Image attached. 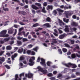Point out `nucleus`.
<instances>
[{
    "label": "nucleus",
    "mask_w": 80,
    "mask_h": 80,
    "mask_svg": "<svg viewBox=\"0 0 80 80\" xmlns=\"http://www.w3.org/2000/svg\"><path fill=\"white\" fill-rule=\"evenodd\" d=\"M7 30H3L0 32V37H9V35L7 34Z\"/></svg>",
    "instance_id": "nucleus-1"
},
{
    "label": "nucleus",
    "mask_w": 80,
    "mask_h": 80,
    "mask_svg": "<svg viewBox=\"0 0 80 80\" xmlns=\"http://www.w3.org/2000/svg\"><path fill=\"white\" fill-rule=\"evenodd\" d=\"M32 58L29 59V62L28 63V64L29 66H33L35 64V62H33V60H35V57H32Z\"/></svg>",
    "instance_id": "nucleus-2"
},
{
    "label": "nucleus",
    "mask_w": 80,
    "mask_h": 80,
    "mask_svg": "<svg viewBox=\"0 0 80 80\" xmlns=\"http://www.w3.org/2000/svg\"><path fill=\"white\" fill-rule=\"evenodd\" d=\"M41 61L40 62V63L44 67V69H47V68H48L47 67V65H46V63H45V60L43 58H41Z\"/></svg>",
    "instance_id": "nucleus-3"
},
{
    "label": "nucleus",
    "mask_w": 80,
    "mask_h": 80,
    "mask_svg": "<svg viewBox=\"0 0 80 80\" xmlns=\"http://www.w3.org/2000/svg\"><path fill=\"white\" fill-rule=\"evenodd\" d=\"M64 65L66 66V67H70L71 66H72V68H75L77 67V65H76L75 64H72L71 63H69L68 64H64Z\"/></svg>",
    "instance_id": "nucleus-4"
},
{
    "label": "nucleus",
    "mask_w": 80,
    "mask_h": 80,
    "mask_svg": "<svg viewBox=\"0 0 80 80\" xmlns=\"http://www.w3.org/2000/svg\"><path fill=\"white\" fill-rule=\"evenodd\" d=\"M73 14V12L69 11H65V17L67 18H68V16H71Z\"/></svg>",
    "instance_id": "nucleus-5"
},
{
    "label": "nucleus",
    "mask_w": 80,
    "mask_h": 80,
    "mask_svg": "<svg viewBox=\"0 0 80 80\" xmlns=\"http://www.w3.org/2000/svg\"><path fill=\"white\" fill-rule=\"evenodd\" d=\"M56 10L58 12V14L59 15H62V13H63V12H64L63 10H62L59 8L57 9Z\"/></svg>",
    "instance_id": "nucleus-6"
},
{
    "label": "nucleus",
    "mask_w": 80,
    "mask_h": 80,
    "mask_svg": "<svg viewBox=\"0 0 80 80\" xmlns=\"http://www.w3.org/2000/svg\"><path fill=\"white\" fill-rule=\"evenodd\" d=\"M18 14H21L23 15H27V13L24 11H19L18 12Z\"/></svg>",
    "instance_id": "nucleus-7"
},
{
    "label": "nucleus",
    "mask_w": 80,
    "mask_h": 80,
    "mask_svg": "<svg viewBox=\"0 0 80 80\" xmlns=\"http://www.w3.org/2000/svg\"><path fill=\"white\" fill-rule=\"evenodd\" d=\"M25 77H28L29 78H32V77H33V74H32L31 73H28V74H26Z\"/></svg>",
    "instance_id": "nucleus-8"
},
{
    "label": "nucleus",
    "mask_w": 80,
    "mask_h": 80,
    "mask_svg": "<svg viewBox=\"0 0 80 80\" xmlns=\"http://www.w3.org/2000/svg\"><path fill=\"white\" fill-rule=\"evenodd\" d=\"M66 35V34L64 33L63 34L59 35V38L60 39H63V38L65 37Z\"/></svg>",
    "instance_id": "nucleus-9"
},
{
    "label": "nucleus",
    "mask_w": 80,
    "mask_h": 80,
    "mask_svg": "<svg viewBox=\"0 0 80 80\" xmlns=\"http://www.w3.org/2000/svg\"><path fill=\"white\" fill-rule=\"evenodd\" d=\"M65 28L64 29V31L65 32H69V28L68 27V26L66 25L65 26Z\"/></svg>",
    "instance_id": "nucleus-10"
},
{
    "label": "nucleus",
    "mask_w": 80,
    "mask_h": 80,
    "mask_svg": "<svg viewBox=\"0 0 80 80\" xmlns=\"http://www.w3.org/2000/svg\"><path fill=\"white\" fill-rule=\"evenodd\" d=\"M72 25V26H74V27H77L78 26V24L77 22H72L71 24Z\"/></svg>",
    "instance_id": "nucleus-11"
},
{
    "label": "nucleus",
    "mask_w": 80,
    "mask_h": 80,
    "mask_svg": "<svg viewBox=\"0 0 80 80\" xmlns=\"http://www.w3.org/2000/svg\"><path fill=\"white\" fill-rule=\"evenodd\" d=\"M59 21V23L60 26H62V23L63 25H65V24L63 23V22H62V21L60 19H58Z\"/></svg>",
    "instance_id": "nucleus-12"
},
{
    "label": "nucleus",
    "mask_w": 80,
    "mask_h": 80,
    "mask_svg": "<svg viewBox=\"0 0 80 80\" xmlns=\"http://www.w3.org/2000/svg\"><path fill=\"white\" fill-rule=\"evenodd\" d=\"M50 9L51 10H53V6H52V5L48 6V8H47V10H48Z\"/></svg>",
    "instance_id": "nucleus-13"
},
{
    "label": "nucleus",
    "mask_w": 80,
    "mask_h": 80,
    "mask_svg": "<svg viewBox=\"0 0 80 80\" xmlns=\"http://www.w3.org/2000/svg\"><path fill=\"white\" fill-rule=\"evenodd\" d=\"M63 21L64 22H65L66 23H68L69 22V19H66V18H63Z\"/></svg>",
    "instance_id": "nucleus-14"
},
{
    "label": "nucleus",
    "mask_w": 80,
    "mask_h": 80,
    "mask_svg": "<svg viewBox=\"0 0 80 80\" xmlns=\"http://www.w3.org/2000/svg\"><path fill=\"white\" fill-rule=\"evenodd\" d=\"M32 7L33 8V9H35V10H37L38 9H39V8L37 7V6H35V5H32Z\"/></svg>",
    "instance_id": "nucleus-15"
},
{
    "label": "nucleus",
    "mask_w": 80,
    "mask_h": 80,
    "mask_svg": "<svg viewBox=\"0 0 80 80\" xmlns=\"http://www.w3.org/2000/svg\"><path fill=\"white\" fill-rule=\"evenodd\" d=\"M61 30H62V28H59L58 29V30L59 32V33L60 34H62V33H63V31Z\"/></svg>",
    "instance_id": "nucleus-16"
},
{
    "label": "nucleus",
    "mask_w": 80,
    "mask_h": 80,
    "mask_svg": "<svg viewBox=\"0 0 80 80\" xmlns=\"http://www.w3.org/2000/svg\"><path fill=\"white\" fill-rule=\"evenodd\" d=\"M23 48H21V49H19L18 51V52L19 53H22L23 52Z\"/></svg>",
    "instance_id": "nucleus-17"
},
{
    "label": "nucleus",
    "mask_w": 80,
    "mask_h": 80,
    "mask_svg": "<svg viewBox=\"0 0 80 80\" xmlns=\"http://www.w3.org/2000/svg\"><path fill=\"white\" fill-rule=\"evenodd\" d=\"M6 48L7 50H12V47L10 45L6 47Z\"/></svg>",
    "instance_id": "nucleus-18"
},
{
    "label": "nucleus",
    "mask_w": 80,
    "mask_h": 80,
    "mask_svg": "<svg viewBox=\"0 0 80 80\" xmlns=\"http://www.w3.org/2000/svg\"><path fill=\"white\" fill-rule=\"evenodd\" d=\"M35 5H37L38 6H39V8H42V7H41V4L36 2L35 3Z\"/></svg>",
    "instance_id": "nucleus-19"
},
{
    "label": "nucleus",
    "mask_w": 80,
    "mask_h": 80,
    "mask_svg": "<svg viewBox=\"0 0 80 80\" xmlns=\"http://www.w3.org/2000/svg\"><path fill=\"white\" fill-rule=\"evenodd\" d=\"M43 26L47 27V28H48V27H50V24H49L48 23H45L44 24Z\"/></svg>",
    "instance_id": "nucleus-20"
},
{
    "label": "nucleus",
    "mask_w": 80,
    "mask_h": 80,
    "mask_svg": "<svg viewBox=\"0 0 80 80\" xmlns=\"http://www.w3.org/2000/svg\"><path fill=\"white\" fill-rule=\"evenodd\" d=\"M46 21L48 22H51V18L49 17H48L46 19Z\"/></svg>",
    "instance_id": "nucleus-21"
},
{
    "label": "nucleus",
    "mask_w": 80,
    "mask_h": 80,
    "mask_svg": "<svg viewBox=\"0 0 80 80\" xmlns=\"http://www.w3.org/2000/svg\"><path fill=\"white\" fill-rule=\"evenodd\" d=\"M17 43L18 45L20 46V45H22V42L20 41H17Z\"/></svg>",
    "instance_id": "nucleus-22"
},
{
    "label": "nucleus",
    "mask_w": 80,
    "mask_h": 80,
    "mask_svg": "<svg viewBox=\"0 0 80 80\" xmlns=\"http://www.w3.org/2000/svg\"><path fill=\"white\" fill-rule=\"evenodd\" d=\"M0 60L2 62H5V58L4 57H2V58L0 57Z\"/></svg>",
    "instance_id": "nucleus-23"
},
{
    "label": "nucleus",
    "mask_w": 80,
    "mask_h": 80,
    "mask_svg": "<svg viewBox=\"0 0 80 80\" xmlns=\"http://www.w3.org/2000/svg\"><path fill=\"white\" fill-rule=\"evenodd\" d=\"M71 58H72L73 59L76 58V55L75 54L73 53L71 55Z\"/></svg>",
    "instance_id": "nucleus-24"
},
{
    "label": "nucleus",
    "mask_w": 80,
    "mask_h": 80,
    "mask_svg": "<svg viewBox=\"0 0 80 80\" xmlns=\"http://www.w3.org/2000/svg\"><path fill=\"white\" fill-rule=\"evenodd\" d=\"M70 30L71 31H76L77 29L75 28H70Z\"/></svg>",
    "instance_id": "nucleus-25"
},
{
    "label": "nucleus",
    "mask_w": 80,
    "mask_h": 80,
    "mask_svg": "<svg viewBox=\"0 0 80 80\" xmlns=\"http://www.w3.org/2000/svg\"><path fill=\"white\" fill-rule=\"evenodd\" d=\"M52 43H57V39H52Z\"/></svg>",
    "instance_id": "nucleus-26"
},
{
    "label": "nucleus",
    "mask_w": 80,
    "mask_h": 80,
    "mask_svg": "<svg viewBox=\"0 0 80 80\" xmlns=\"http://www.w3.org/2000/svg\"><path fill=\"white\" fill-rule=\"evenodd\" d=\"M64 47H67V48H68L69 47H70V45L69 44L67 43H65L64 44Z\"/></svg>",
    "instance_id": "nucleus-27"
},
{
    "label": "nucleus",
    "mask_w": 80,
    "mask_h": 80,
    "mask_svg": "<svg viewBox=\"0 0 80 80\" xmlns=\"http://www.w3.org/2000/svg\"><path fill=\"white\" fill-rule=\"evenodd\" d=\"M62 51L64 53H66V52H67V49L63 48L62 49Z\"/></svg>",
    "instance_id": "nucleus-28"
},
{
    "label": "nucleus",
    "mask_w": 80,
    "mask_h": 80,
    "mask_svg": "<svg viewBox=\"0 0 80 80\" xmlns=\"http://www.w3.org/2000/svg\"><path fill=\"white\" fill-rule=\"evenodd\" d=\"M2 8H3V10H4V11H8L9 10H8V8H5V7H4V6H3L2 7Z\"/></svg>",
    "instance_id": "nucleus-29"
},
{
    "label": "nucleus",
    "mask_w": 80,
    "mask_h": 80,
    "mask_svg": "<svg viewBox=\"0 0 80 80\" xmlns=\"http://www.w3.org/2000/svg\"><path fill=\"white\" fill-rule=\"evenodd\" d=\"M10 38H5L4 39V41L6 42H8V41L10 40Z\"/></svg>",
    "instance_id": "nucleus-30"
},
{
    "label": "nucleus",
    "mask_w": 80,
    "mask_h": 80,
    "mask_svg": "<svg viewBox=\"0 0 80 80\" xmlns=\"http://www.w3.org/2000/svg\"><path fill=\"white\" fill-rule=\"evenodd\" d=\"M42 72H43L44 74H47V70L46 69H43Z\"/></svg>",
    "instance_id": "nucleus-31"
},
{
    "label": "nucleus",
    "mask_w": 80,
    "mask_h": 80,
    "mask_svg": "<svg viewBox=\"0 0 80 80\" xmlns=\"http://www.w3.org/2000/svg\"><path fill=\"white\" fill-rule=\"evenodd\" d=\"M13 33V30L12 29H10L8 30V33L9 34H12Z\"/></svg>",
    "instance_id": "nucleus-32"
},
{
    "label": "nucleus",
    "mask_w": 80,
    "mask_h": 80,
    "mask_svg": "<svg viewBox=\"0 0 80 80\" xmlns=\"http://www.w3.org/2000/svg\"><path fill=\"white\" fill-rule=\"evenodd\" d=\"M51 62H50V61H48L47 62V66H48V67H50V64H51Z\"/></svg>",
    "instance_id": "nucleus-33"
},
{
    "label": "nucleus",
    "mask_w": 80,
    "mask_h": 80,
    "mask_svg": "<svg viewBox=\"0 0 80 80\" xmlns=\"http://www.w3.org/2000/svg\"><path fill=\"white\" fill-rule=\"evenodd\" d=\"M4 66L7 69H10V67L8 65H4Z\"/></svg>",
    "instance_id": "nucleus-34"
},
{
    "label": "nucleus",
    "mask_w": 80,
    "mask_h": 80,
    "mask_svg": "<svg viewBox=\"0 0 80 80\" xmlns=\"http://www.w3.org/2000/svg\"><path fill=\"white\" fill-rule=\"evenodd\" d=\"M38 26V23H36L32 25L33 27H36Z\"/></svg>",
    "instance_id": "nucleus-35"
},
{
    "label": "nucleus",
    "mask_w": 80,
    "mask_h": 80,
    "mask_svg": "<svg viewBox=\"0 0 80 80\" xmlns=\"http://www.w3.org/2000/svg\"><path fill=\"white\" fill-rule=\"evenodd\" d=\"M18 75L16 74L15 76V80H18Z\"/></svg>",
    "instance_id": "nucleus-36"
},
{
    "label": "nucleus",
    "mask_w": 80,
    "mask_h": 80,
    "mask_svg": "<svg viewBox=\"0 0 80 80\" xmlns=\"http://www.w3.org/2000/svg\"><path fill=\"white\" fill-rule=\"evenodd\" d=\"M58 52L60 54L62 55V50L60 49H58Z\"/></svg>",
    "instance_id": "nucleus-37"
},
{
    "label": "nucleus",
    "mask_w": 80,
    "mask_h": 80,
    "mask_svg": "<svg viewBox=\"0 0 80 80\" xmlns=\"http://www.w3.org/2000/svg\"><path fill=\"white\" fill-rule=\"evenodd\" d=\"M28 41V39L26 38H23L22 39L23 42H27Z\"/></svg>",
    "instance_id": "nucleus-38"
},
{
    "label": "nucleus",
    "mask_w": 80,
    "mask_h": 80,
    "mask_svg": "<svg viewBox=\"0 0 80 80\" xmlns=\"http://www.w3.org/2000/svg\"><path fill=\"white\" fill-rule=\"evenodd\" d=\"M53 12L54 15H57V11H56V10H53Z\"/></svg>",
    "instance_id": "nucleus-39"
},
{
    "label": "nucleus",
    "mask_w": 80,
    "mask_h": 80,
    "mask_svg": "<svg viewBox=\"0 0 80 80\" xmlns=\"http://www.w3.org/2000/svg\"><path fill=\"white\" fill-rule=\"evenodd\" d=\"M38 48L37 47H36L35 48H33V50L36 52H37V50H38Z\"/></svg>",
    "instance_id": "nucleus-40"
},
{
    "label": "nucleus",
    "mask_w": 80,
    "mask_h": 80,
    "mask_svg": "<svg viewBox=\"0 0 80 80\" xmlns=\"http://www.w3.org/2000/svg\"><path fill=\"white\" fill-rule=\"evenodd\" d=\"M25 59V57H21L20 58V60H24V59Z\"/></svg>",
    "instance_id": "nucleus-41"
},
{
    "label": "nucleus",
    "mask_w": 80,
    "mask_h": 80,
    "mask_svg": "<svg viewBox=\"0 0 80 80\" xmlns=\"http://www.w3.org/2000/svg\"><path fill=\"white\" fill-rule=\"evenodd\" d=\"M42 12H44V13H46L47 12L45 10V7H43L42 9Z\"/></svg>",
    "instance_id": "nucleus-42"
},
{
    "label": "nucleus",
    "mask_w": 80,
    "mask_h": 80,
    "mask_svg": "<svg viewBox=\"0 0 80 80\" xmlns=\"http://www.w3.org/2000/svg\"><path fill=\"white\" fill-rule=\"evenodd\" d=\"M47 76L48 77H52L53 75L52 73H49L48 74Z\"/></svg>",
    "instance_id": "nucleus-43"
},
{
    "label": "nucleus",
    "mask_w": 80,
    "mask_h": 80,
    "mask_svg": "<svg viewBox=\"0 0 80 80\" xmlns=\"http://www.w3.org/2000/svg\"><path fill=\"white\" fill-rule=\"evenodd\" d=\"M17 29H15L14 33V34H13V36H15V35H16V34H17Z\"/></svg>",
    "instance_id": "nucleus-44"
},
{
    "label": "nucleus",
    "mask_w": 80,
    "mask_h": 80,
    "mask_svg": "<svg viewBox=\"0 0 80 80\" xmlns=\"http://www.w3.org/2000/svg\"><path fill=\"white\" fill-rule=\"evenodd\" d=\"M5 52V51H2L0 52V56L2 55V54Z\"/></svg>",
    "instance_id": "nucleus-45"
},
{
    "label": "nucleus",
    "mask_w": 80,
    "mask_h": 80,
    "mask_svg": "<svg viewBox=\"0 0 80 80\" xmlns=\"http://www.w3.org/2000/svg\"><path fill=\"white\" fill-rule=\"evenodd\" d=\"M27 53L28 54V55H30L31 53V51L28 50L27 51Z\"/></svg>",
    "instance_id": "nucleus-46"
},
{
    "label": "nucleus",
    "mask_w": 80,
    "mask_h": 80,
    "mask_svg": "<svg viewBox=\"0 0 80 80\" xmlns=\"http://www.w3.org/2000/svg\"><path fill=\"white\" fill-rule=\"evenodd\" d=\"M24 77V73L23 72L19 75L20 77H21L22 76Z\"/></svg>",
    "instance_id": "nucleus-47"
},
{
    "label": "nucleus",
    "mask_w": 80,
    "mask_h": 80,
    "mask_svg": "<svg viewBox=\"0 0 80 80\" xmlns=\"http://www.w3.org/2000/svg\"><path fill=\"white\" fill-rule=\"evenodd\" d=\"M72 18L73 19H76L77 18V16L75 15H73L72 16Z\"/></svg>",
    "instance_id": "nucleus-48"
},
{
    "label": "nucleus",
    "mask_w": 80,
    "mask_h": 80,
    "mask_svg": "<svg viewBox=\"0 0 80 80\" xmlns=\"http://www.w3.org/2000/svg\"><path fill=\"white\" fill-rule=\"evenodd\" d=\"M43 5L44 7H46L47 5V2H44L43 3Z\"/></svg>",
    "instance_id": "nucleus-49"
},
{
    "label": "nucleus",
    "mask_w": 80,
    "mask_h": 80,
    "mask_svg": "<svg viewBox=\"0 0 80 80\" xmlns=\"http://www.w3.org/2000/svg\"><path fill=\"white\" fill-rule=\"evenodd\" d=\"M28 48H32V47H33V45H32V44H30L28 45Z\"/></svg>",
    "instance_id": "nucleus-50"
},
{
    "label": "nucleus",
    "mask_w": 80,
    "mask_h": 80,
    "mask_svg": "<svg viewBox=\"0 0 80 80\" xmlns=\"http://www.w3.org/2000/svg\"><path fill=\"white\" fill-rule=\"evenodd\" d=\"M62 74H59L58 75V76H57V78H59V77H62Z\"/></svg>",
    "instance_id": "nucleus-51"
},
{
    "label": "nucleus",
    "mask_w": 80,
    "mask_h": 80,
    "mask_svg": "<svg viewBox=\"0 0 80 80\" xmlns=\"http://www.w3.org/2000/svg\"><path fill=\"white\" fill-rule=\"evenodd\" d=\"M70 42L71 44H74V43H75V42L73 40H71Z\"/></svg>",
    "instance_id": "nucleus-52"
},
{
    "label": "nucleus",
    "mask_w": 80,
    "mask_h": 80,
    "mask_svg": "<svg viewBox=\"0 0 80 80\" xmlns=\"http://www.w3.org/2000/svg\"><path fill=\"white\" fill-rule=\"evenodd\" d=\"M53 35H55V36L56 37H58V34L55 33V32H53Z\"/></svg>",
    "instance_id": "nucleus-53"
},
{
    "label": "nucleus",
    "mask_w": 80,
    "mask_h": 80,
    "mask_svg": "<svg viewBox=\"0 0 80 80\" xmlns=\"http://www.w3.org/2000/svg\"><path fill=\"white\" fill-rule=\"evenodd\" d=\"M23 30V28H21L19 29V32H21L22 30Z\"/></svg>",
    "instance_id": "nucleus-54"
},
{
    "label": "nucleus",
    "mask_w": 80,
    "mask_h": 80,
    "mask_svg": "<svg viewBox=\"0 0 80 80\" xmlns=\"http://www.w3.org/2000/svg\"><path fill=\"white\" fill-rule=\"evenodd\" d=\"M19 23L20 25H25V24H24L23 22H19Z\"/></svg>",
    "instance_id": "nucleus-55"
},
{
    "label": "nucleus",
    "mask_w": 80,
    "mask_h": 80,
    "mask_svg": "<svg viewBox=\"0 0 80 80\" xmlns=\"http://www.w3.org/2000/svg\"><path fill=\"white\" fill-rule=\"evenodd\" d=\"M31 54L32 55H35V52H34V51H32L31 52Z\"/></svg>",
    "instance_id": "nucleus-56"
},
{
    "label": "nucleus",
    "mask_w": 80,
    "mask_h": 80,
    "mask_svg": "<svg viewBox=\"0 0 80 80\" xmlns=\"http://www.w3.org/2000/svg\"><path fill=\"white\" fill-rule=\"evenodd\" d=\"M6 55H8V57H10V52H7Z\"/></svg>",
    "instance_id": "nucleus-57"
},
{
    "label": "nucleus",
    "mask_w": 80,
    "mask_h": 80,
    "mask_svg": "<svg viewBox=\"0 0 80 80\" xmlns=\"http://www.w3.org/2000/svg\"><path fill=\"white\" fill-rule=\"evenodd\" d=\"M17 38L18 40H22L23 38H21L20 36H18L17 37Z\"/></svg>",
    "instance_id": "nucleus-58"
},
{
    "label": "nucleus",
    "mask_w": 80,
    "mask_h": 80,
    "mask_svg": "<svg viewBox=\"0 0 80 80\" xmlns=\"http://www.w3.org/2000/svg\"><path fill=\"white\" fill-rule=\"evenodd\" d=\"M11 58L12 59V60H14V58H15L14 56H13V55H12V56L11 57Z\"/></svg>",
    "instance_id": "nucleus-59"
},
{
    "label": "nucleus",
    "mask_w": 80,
    "mask_h": 80,
    "mask_svg": "<svg viewBox=\"0 0 80 80\" xmlns=\"http://www.w3.org/2000/svg\"><path fill=\"white\" fill-rule=\"evenodd\" d=\"M50 79L51 80H55V78L54 77H52V78H50Z\"/></svg>",
    "instance_id": "nucleus-60"
},
{
    "label": "nucleus",
    "mask_w": 80,
    "mask_h": 80,
    "mask_svg": "<svg viewBox=\"0 0 80 80\" xmlns=\"http://www.w3.org/2000/svg\"><path fill=\"white\" fill-rule=\"evenodd\" d=\"M76 75H80V72H76Z\"/></svg>",
    "instance_id": "nucleus-61"
},
{
    "label": "nucleus",
    "mask_w": 80,
    "mask_h": 80,
    "mask_svg": "<svg viewBox=\"0 0 80 80\" xmlns=\"http://www.w3.org/2000/svg\"><path fill=\"white\" fill-rule=\"evenodd\" d=\"M71 77L72 78H75V77H76V76L73 74H72L71 76Z\"/></svg>",
    "instance_id": "nucleus-62"
},
{
    "label": "nucleus",
    "mask_w": 80,
    "mask_h": 80,
    "mask_svg": "<svg viewBox=\"0 0 80 80\" xmlns=\"http://www.w3.org/2000/svg\"><path fill=\"white\" fill-rule=\"evenodd\" d=\"M0 42L1 44H3L4 43V41H0Z\"/></svg>",
    "instance_id": "nucleus-63"
},
{
    "label": "nucleus",
    "mask_w": 80,
    "mask_h": 80,
    "mask_svg": "<svg viewBox=\"0 0 80 80\" xmlns=\"http://www.w3.org/2000/svg\"><path fill=\"white\" fill-rule=\"evenodd\" d=\"M32 12L33 14H35V11L34 10H32Z\"/></svg>",
    "instance_id": "nucleus-64"
}]
</instances>
